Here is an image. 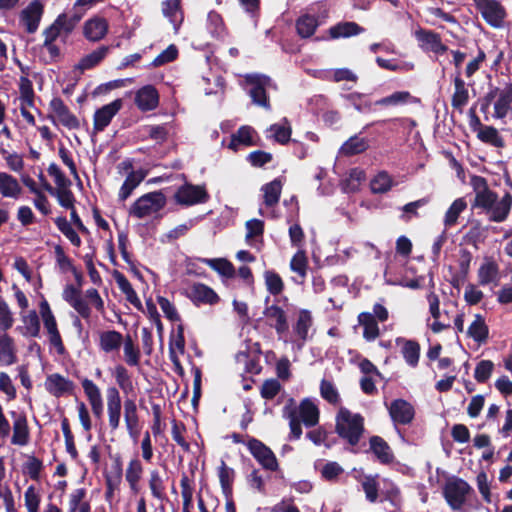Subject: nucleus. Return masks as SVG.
<instances>
[{
	"label": "nucleus",
	"mask_w": 512,
	"mask_h": 512,
	"mask_svg": "<svg viewBox=\"0 0 512 512\" xmlns=\"http://www.w3.org/2000/svg\"><path fill=\"white\" fill-rule=\"evenodd\" d=\"M470 183L475 193L473 207L482 209L492 222H504L511 211L512 195L506 192L499 198L497 193L489 188L486 179L481 176H473Z\"/></svg>",
	"instance_id": "1"
},
{
	"label": "nucleus",
	"mask_w": 512,
	"mask_h": 512,
	"mask_svg": "<svg viewBox=\"0 0 512 512\" xmlns=\"http://www.w3.org/2000/svg\"><path fill=\"white\" fill-rule=\"evenodd\" d=\"M111 374L114 377L118 388L115 386H109L106 389V399L109 427L112 431H115L119 428L120 425L122 408L119 389L125 395H130L135 393V387L133 384L132 376L124 365H116Z\"/></svg>",
	"instance_id": "2"
},
{
	"label": "nucleus",
	"mask_w": 512,
	"mask_h": 512,
	"mask_svg": "<svg viewBox=\"0 0 512 512\" xmlns=\"http://www.w3.org/2000/svg\"><path fill=\"white\" fill-rule=\"evenodd\" d=\"M492 102L494 108L492 117L495 119L505 118L509 111H512V82L506 83L502 88L491 89L484 97L482 111Z\"/></svg>",
	"instance_id": "3"
},
{
	"label": "nucleus",
	"mask_w": 512,
	"mask_h": 512,
	"mask_svg": "<svg viewBox=\"0 0 512 512\" xmlns=\"http://www.w3.org/2000/svg\"><path fill=\"white\" fill-rule=\"evenodd\" d=\"M166 204L167 198L161 190L149 192L136 199L129 209V215L143 219L159 212Z\"/></svg>",
	"instance_id": "4"
},
{
	"label": "nucleus",
	"mask_w": 512,
	"mask_h": 512,
	"mask_svg": "<svg viewBox=\"0 0 512 512\" xmlns=\"http://www.w3.org/2000/svg\"><path fill=\"white\" fill-rule=\"evenodd\" d=\"M352 157V137L348 138L338 151L333 170L339 176L345 177L340 182L343 193L349 194L351 191L352 168H350Z\"/></svg>",
	"instance_id": "5"
},
{
	"label": "nucleus",
	"mask_w": 512,
	"mask_h": 512,
	"mask_svg": "<svg viewBox=\"0 0 512 512\" xmlns=\"http://www.w3.org/2000/svg\"><path fill=\"white\" fill-rule=\"evenodd\" d=\"M210 195L203 185H194L192 183H184L176 190L174 200L176 204L184 207H190L197 204L208 202Z\"/></svg>",
	"instance_id": "6"
},
{
	"label": "nucleus",
	"mask_w": 512,
	"mask_h": 512,
	"mask_svg": "<svg viewBox=\"0 0 512 512\" xmlns=\"http://www.w3.org/2000/svg\"><path fill=\"white\" fill-rule=\"evenodd\" d=\"M426 299L429 305V312L433 318V322L429 325L431 331L437 334L451 328L454 310L445 308L441 311L439 297L434 292L428 293Z\"/></svg>",
	"instance_id": "7"
},
{
	"label": "nucleus",
	"mask_w": 512,
	"mask_h": 512,
	"mask_svg": "<svg viewBox=\"0 0 512 512\" xmlns=\"http://www.w3.org/2000/svg\"><path fill=\"white\" fill-rule=\"evenodd\" d=\"M246 446L255 458V460L262 466L263 469L275 472L279 469L278 460L276 455L262 441L257 438L250 437L246 442Z\"/></svg>",
	"instance_id": "8"
},
{
	"label": "nucleus",
	"mask_w": 512,
	"mask_h": 512,
	"mask_svg": "<svg viewBox=\"0 0 512 512\" xmlns=\"http://www.w3.org/2000/svg\"><path fill=\"white\" fill-rule=\"evenodd\" d=\"M269 302L270 297L267 296L264 300L265 308L263 315L266 318L267 325L275 329L276 333L281 336L289 330L287 313L278 305L280 299H275L273 304H269Z\"/></svg>",
	"instance_id": "9"
},
{
	"label": "nucleus",
	"mask_w": 512,
	"mask_h": 512,
	"mask_svg": "<svg viewBox=\"0 0 512 512\" xmlns=\"http://www.w3.org/2000/svg\"><path fill=\"white\" fill-rule=\"evenodd\" d=\"M245 81L251 85L249 95L252 98V102L265 109H270V100L266 92V86L271 81L270 77L260 74L247 75Z\"/></svg>",
	"instance_id": "10"
},
{
	"label": "nucleus",
	"mask_w": 512,
	"mask_h": 512,
	"mask_svg": "<svg viewBox=\"0 0 512 512\" xmlns=\"http://www.w3.org/2000/svg\"><path fill=\"white\" fill-rule=\"evenodd\" d=\"M471 487L462 479H452L444 487V496L450 507L460 509L466 501Z\"/></svg>",
	"instance_id": "11"
},
{
	"label": "nucleus",
	"mask_w": 512,
	"mask_h": 512,
	"mask_svg": "<svg viewBox=\"0 0 512 512\" xmlns=\"http://www.w3.org/2000/svg\"><path fill=\"white\" fill-rule=\"evenodd\" d=\"M43 13L44 6L39 0L31 1L21 11L20 22L25 26L27 33L33 34L38 30Z\"/></svg>",
	"instance_id": "12"
},
{
	"label": "nucleus",
	"mask_w": 512,
	"mask_h": 512,
	"mask_svg": "<svg viewBox=\"0 0 512 512\" xmlns=\"http://www.w3.org/2000/svg\"><path fill=\"white\" fill-rule=\"evenodd\" d=\"M123 102L121 99H115L109 104L97 109L93 116V130L94 132H102L111 123L113 117L122 108Z\"/></svg>",
	"instance_id": "13"
},
{
	"label": "nucleus",
	"mask_w": 512,
	"mask_h": 512,
	"mask_svg": "<svg viewBox=\"0 0 512 512\" xmlns=\"http://www.w3.org/2000/svg\"><path fill=\"white\" fill-rule=\"evenodd\" d=\"M50 110L56 115L57 120L69 130L80 128L78 118L70 111L60 97H54L49 103Z\"/></svg>",
	"instance_id": "14"
},
{
	"label": "nucleus",
	"mask_w": 512,
	"mask_h": 512,
	"mask_svg": "<svg viewBox=\"0 0 512 512\" xmlns=\"http://www.w3.org/2000/svg\"><path fill=\"white\" fill-rule=\"evenodd\" d=\"M483 18L492 26L499 27L506 15L505 9L496 0H476Z\"/></svg>",
	"instance_id": "15"
},
{
	"label": "nucleus",
	"mask_w": 512,
	"mask_h": 512,
	"mask_svg": "<svg viewBox=\"0 0 512 512\" xmlns=\"http://www.w3.org/2000/svg\"><path fill=\"white\" fill-rule=\"evenodd\" d=\"M62 297L82 318H90L91 309L88 303L82 298V292L79 287H76L73 284L66 285L63 290Z\"/></svg>",
	"instance_id": "16"
},
{
	"label": "nucleus",
	"mask_w": 512,
	"mask_h": 512,
	"mask_svg": "<svg viewBox=\"0 0 512 512\" xmlns=\"http://www.w3.org/2000/svg\"><path fill=\"white\" fill-rule=\"evenodd\" d=\"M124 421L130 438L137 442L141 433V427L137 405L132 398H126L124 401Z\"/></svg>",
	"instance_id": "17"
},
{
	"label": "nucleus",
	"mask_w": 512,
	"mask_h": 512,
	"mask_svg": "<svg viewBox=\"0 0 512 512\" xmlns=\"http://www.w3.org/2000/svg\"><path fill=\"white\" fill-rule=\"evenodd\" d=\"M186 296L195 304H217L220 300L217 293L203 283L192 284L186 292Z\"/></svg>",
	"instance_id": "18"
},
{
	"label": "nucleus",
	"mask_w": 512,
	"mask_h": 512,
	"mask_svg": "<svg viewBox=\"0 0 512 512\" xmlns=\"http://www.w3.org/2000/svg\"><path fill=\"white\" fill-rule=\"evenodd\" d=\"M74 387L73 381L59 373L48 375L45 381L46 391L56 398H60L66 394H72Z\"/></svg>",
	"instance_id": "19"
},
{
	"label": "nucleus",
	"mask_w": 512,
	"mask_h": 512,
	"mask_svg": "<svg viewBox=\"0 0 512 512\" xmlns=\"http://www.w3.org/2000/svg\"><path fill=\"white\" fill-rule=\"evenodd\" d=\"M13 417V435L11 444L17 446H26L30 441V430L27 417L24 413L11 412Z\"/></svg>",
	"instance_id": "20"
},
{
	"label": "nucleus",
	"mask_w": 512,
	"mask_h": 512,
	"mask_svg": "<svg viewBox=\"0 0 512 512\" xmlns=\"http://www.w3.org/2000/svg\"><path fill=\"white\" fill-rule=\"evenodd\" d=\"M135 104L142 112L156 109L159 105V93L153 85L141 87L135 94Z\"/></svg>",
	"instance_id": "21"
},
{
	"label": "nucleus",
	"mask_w": 512,
	"mask_h": 512,
	"mask_svg": "<svg viewBox=\"0 0 512 512\" xmlns=\"http://www.w3.org/2000/svg\"><path fill=\"white\" fill-rule=\"evenodd\" d=\"M109 24L104 17L94 16L83 25L84 37L92 42L102 40L108 33Z\"/></svg>",
	"instance_id": "22"
},
{
	"label": "nucleus",
	"mask_w": 512,
	"mask_h": 512,
	"mask_svg": "<svg viewBox=\"0 0 512 512\" xmlns=\"http://www.w3.org/2000/svg\"><path fill=\"white\" fill-rule=\"evenodd\" d=\"M389 414L392 420L398 424H408L414 418L413 406L403 399H396L389 406Z\"/></svg>",
	"instance_id": "23"
},
{
	"label": "nucleus",
	"mask_w": 512,
	"mask_h": 512,
	"mask_svg": "<svg viewBox=\"0 0 512 512\" xmlns=\"http://www.w3.org/2000/svg\"><path fill=\"white\" fill-rule=\"evenodd\" d=\"M18 362L17 347L8 333L0 334V367H8Z\"/></svg>",
	"instance_id": "24"
},
{
	"label": "nucleus",
	"mask_w": 512,
	"mask_h": 512,
	"mask_svg": "<svg viewBox=\"0 0 512 512\" xmlns=\"http://www.w3.org/2000/svg\"><path fill=\"white\" fill-rule=\"evenodd\" d=\"M161 11L165 18L173 25L175 32H178L183 20L184 11L182 0H164L161 2Z\"/></svg>",
	"instance_id": "25"
},
{
	"label": "nucleus",
	"mask_w": 512,
	"mask_h": 512,
	"mask_svg": "<svg viewBox=\"0 0 512 512\" xmlns=\"http://www.w3.org/2000/svg\"><path fill=\"white\" fill-rule=\"evenodd\" d=\"M81 384L93 414L100 418L103 414V400L99 387L88 378H84Z\"/></svg>",
	"instance_id": "26"
},
{
	"label": "nucleus",
	"mask_w": 512,
	"mask_h": 512,
	"mask_svg": "<svg viewBox=\"0 0 512 512\" xmlns=\"http://www.w3.org/2000/svg\"><path fill=\"white\" fill-rule=\"evenodd\" d=\"M320 411L314 402L305 398L300 402L298 418L306 427H314L319 422Z\"/></svg>",
	"instance_id": "27"
},
{
	"label": "nucleus",
	"mask_w": 512,
	"mask_h": 512,
	"mask_svg": "<svg viewBox=\"0 0 512 512\" xmlns=\"http://www.w3.org/2000/svg\"><path fill=\"white\" fill-rule=\"evenodd\" d=\"M114 279L118 285V288L121 290L123 294L126 296V300L131 303L137 310L143 311L142 303L132 287L129 280L125 277V275L117 270L113 272Z\"/></svg>",
	"instance_id": "28"
},
{
	"label": "nucleus",
	"mask_w": 512,
	"mask_h": 512,
	"mask_svg": "<svg viewBox=\"0 0 512 512\" xmlns=\"http://www.w3.org/2000/svg\"><path fill=\"white\" fill-rule=\"evenodd\" d=\"M335 431L352 445V414L347 408H340L336 416Z\"/></svg>",
	"instance_id": "29"
},
{
	"label": "nucleus",
	"mask_w": 512,
	"mask_h": 512,
	"mask_svg": "<svg viewBox=\"0 0 512 512\" xmlns=\"http://www.w3.org/2000/svg\"><path fill=\"white\" fill-rule=\"evenodd\" d=\"M370 450L382 464H390L394 461V454L388 443L379 436L370 438Z\"/></svg>",
	"instance_id": "30"
},
{
	"label": "nucleus",
	"mask_w": 512,
	"mask_h": 512,
	"mask_svg": "<svg viewBox=\"0 0 512 512\" xmlns=\"http://www.w3.org/2000/svg\"><path fill=\"white\" fill-rule=\"evenodd\" d=\"M499 266L491 260L486 259L478 270V280L481 285L494 284L495 286L499 283Z\"/></svg>",
	"instance_id": "31"
},
{
	"label": "nucleus",
	"mask_w": 512,
	"mask_h": 512,
	"mask_svg": "<svg viewBox=\"0 0 512 512\" xmlns=\"http://www.w3.org/2000/svg\"><path fill=\"white\" fill-rule=\"evenodd\" d=\"M469 101V92L465 82L457 73L454 77V92L451 98V105L454 109L462 112Z\"/></svg>",
	"instance_id": "32"
},
{
	"label": "nucleus",
	"mask_w": 512,
	"mask_h": 512,
	"mask_svg": "<svg viewBox=\"0 0 512 512\" xmlns=\"http://www.w3.org/2000/svg\"><path fill=\"white\" fill-rule=\"evenodd\" d=\"M145 177L146 173L143 170L130 171L119 190V200L125 201L128 197H130L134 189L140 185Z\"/></svg>",
	"instance_id": "33"
},
{
	"label": "nucleus",
	"mask_w": 512,
	"mask_h": 512,
	"mask_svg": "<svg viewBox=\"0 0 512 512\" xmlns=\"http://www.w3.org/2000/svg\"><path fill=\"white\" fill-rule=\"evenodd\" d=\"M109 49L110 47L105 45L98 47L96 50L82 57L76 65V69L84 72L85 70H90L96 67L107 56Z\"/></svg>",
	"instance_id": "34"
},
{
	"label": "nucleus",
	"mask_w": 512,
	"mask_h": 512,
	"mask_svg": "<svg viewBox=\"0 0 512 512\" xmlns=\"http://www.w3.org/2000/svg\"><path fill=\"white\" fill-rule=\"evenodd\" d=\"M123 339L122 334L116 330L103 331L99 336V347L105 353L118 351Z\"/></svg>",
	"instance_id": "35"
},
{
	"label": "nucleus",
	"mask_w": 512,
	"mask_h": 512,
	"mask_svg": "<svg viewBox=\"0 0 512 512\" xmlns=\"http://www.w3.org/2000/svg\"><path fill=\"white\" fill-rule=\"evenodd\" d=\"M378 475L359 474L356 478L365 493L366 499L374 503L378 498L379 482Z\"/></svg>",
	"instance_id": "36"
},
{
	"label": "nucleus",
	"mask_w": 512,
	"mask_h": 512,
	"mask_svg": "<svg viewBox=\"0 0 512 512\" xmlns=\"http://www.w3.org/2000/svg\"><path fill=\"white\" fill-rule=\"evenodd\" d=\"M395 186V182L391 175L386 171H379L370 180V189L374 194H385Z\"/></svg>",
	"instance_id": "37"
},
{
	"label": "nucleus",
	"mask_w": 512,
	"mask_h": 512,
	"mask_svg": "<svg viewBox=\"0 0 512 512\" xmlns=\"http://www.w3.org/2000/svg\"><path fill=\"white\" fill-rule=\"evenodd\" d=\"M477 138L486 144L496 148H503L505 145L503 137L499 131L493 126L479 127L476 129Z\"/></svg>",
	"instance_id": "38"
},
{
	"label": "nucleus",
	"mask_w": 512,
	"mask_h": 512,
	"mask_svg": "<svg viewBox=\"0 0 512 512\" xmlns=\"http://www.w3.org/2000/svg\"><path fill=\"white\" fill-rule=\"evenodd\" d=\"M82 19V14L74 13L68 16L66 13H61L54 20V24L59 28L61 35L67 38L75 29L77 24Z\"/></svg>",
	"instance_id": "39"
},
{
	"label": "nucleus",
	"mask_w": 512,
	"mask_h": 512,
	"mask_svg": "<svg viewBox=\"0 0 512 512\" xmlns=\"http://www.w3.org/2000/svg\"><path fill=\"white\" fill-rule=\"evenodd\" d=\"M262 191L264 192V204L267 207L275 206L281 196L282 191V181L280 178H275L273 181L263 185Z\"/></svg>",
	"instance_id": "40"
},
{
	"label": "nucleus",
	"mask_w": 512,
	"mask_h": 512,
	"mask_svg": "<svg viewBox=\"0 0 512 512\" xmlns=\"http://www.w3.org/2000/svg\"><path fill=\"white\" fill-rule=\"evenodd\" d=\"M21 190L15 177L6 172H0V193L3 197L17 198Z\"/></svg>",
	"instance_id": "41"
},
{
	"label": "nucleus",
	"mask_w": 512,
	"mask_h": 512,
	"mask_svg": "<svg viewBox=\"0 0 512 512\" xmlns=\"http://www.w3.org/2000/svg\"><path fill=\"white\" fill-rule=\"evenodd\" d=\"M219 481L222 488V492L225 498H231L233 493V481L235 478L234 469L228 467L226 463L222 460L221 466L219 467Z\"/></svg>",
	"instance_id": "42"
},
{
	"label": "nucleus",
	"mask_w": 512,
	"mask_h": 512,
	"mask_svg": "<svg viewBox=\"0 0 512 512\" xmlns=\"http://www.w3.org/2000/svg\"><path fill=\"white\" fill-rule=\"evenodd\" d=\"M358 321L363 327V337L367 341H373L379 336V327L374 315L370 313H361Z\"/></svg>",
	"instance_id": "43"
},
{
	"label": "nucleus",
	"mask_w": 512,
	"mask_h": 512,
	"mask_svg": "<svg viewBox=\"0 0 512 512\" xmlns=\"http://www.w3.org/2000/svg\"><path fill=\"white\" fill-rule=\"evenodd\" d=\"M201 262L205 263L213 270H215L218 274L226 278H232L235 275V267L234 265L225 258H203L200 259Z\"/></svg>",
	"instance_id": "44"
},
{
	"label": "nucleus",
	"mask_w": 512,
	"mask_h": 512,
	"mask_svg": "<svg viewBox=\"0 0 512 512\" xmlns=\"http://www.w3.org/2000/svg\"><path fill=\"white\" fill-rule=\"evenodd\" d=\"M122 343L124 345L123 352L126 364L131 367L139 366L141 352L139 347L134 344L131 335L127 334Z\"/></svg>",
	"instance_id": "45"
},
{
	"label": "nucleus",
	"mask_w": 512,
	"mask_h": 512,
	"mask_svg": "<svg viewBox=\"0 0 512 512\" xmlns=\"http://www.w3.org/2000/svg\"><path fill=\"white\" fill-rule=\"evenodd\" d=\"M318 26L319 22L317 18L310 14L302 15L296 20V30L298 35L302 38L312 36Z\"/></svg>",
	"instance_id": "46"
},
{
	"label": "nucleus",
	"mask_w": 512,
	"mask_h": 512,
	"mask_svg": "<svg viewBox=\"0 0 512 512\" xmlns=\"http://www.w3.org/2000/svg\"><path fill=\"white\" fill-rule=\"evenodd\" d=\"M254 129L250 126H241L235 134L231 136L228 148L237 151L239 145L252 146L254 145L252 134Z\"/></svg>",
	"instance_id": "47"
},
{
	"label": "nucleus",
	"mask_w": 512,
	"mask_h": 512,
	"mask_svg": "<svg viewBox=\"0 0 512 512\" xmlns=\"http://www.w3.org/2000/svg\"><path fill=\"white\" fill-rule=\"evenodd\" d=\"M143 473V466L139 459H132L126 469L125 478L132 491L138 492V483Z\"/></svg>",
	"instance_id": "48"
},
{
	"label": "nucleus",
	"mask_w": 512,
	"mask_h": 512,
	"mask_svg": "<svg viewBox=\"0 0 512 512\" xmlns=\"http://www.w3.org/2000/svg\"><path fill=\"white\" fill-rule=\"evenodd\" d=\"M467 334L478 343L486 341L488 337V327L480 315H475L473 322L468 328Z\"/></svg>",
	"instance_id": "49"
},
{
	"label": "nucleus",
	"mask_w": 512,
	"mask_h": 512,
	"mask_svg": "<svg viewBox=\"0 0 512 512\" xmlns=\"http://www.w3.org/2000/svg\"><path fill=\"white\" fill-rule=\"evenodd\" d=\"M24 323L21 333L23 336L39 337L40 335V320L35 310H30L27 315L22 317Z\"/></svg>",
	"instance_id": "50"
},
{
	"label": "nucleus",
	"mask_w": 512,
	"mask_h": 512,
	"mask_svg": "<svg viewBox=\"0 0 512 512\" xmlns=\"http://www.w3.org/2000/svg\"><path fill=\"white\" fill-rule=\"evenodd\" d=\"M54 223L58 230L71 242L75 247H80L82 244L81 238L77 232L73 229L71 224L68 222L66 217L58 216L54 219Z\"/></svg>",
	"instance_id": "51"
},
{
	"label": "nucleus",
	"mask_w": 512,
	"mask_h": 512,
	"mask_svg": "<svg viewBox=\"0 0 512 512\" xmlns=\"http://www.w3.org/2000/svg\"><path fill=\"white\" fill-rule=\"evenodd\" d=\"M417 37L420 41L427 44L435 53H444L447 51V47L442 44L438 34L432 31L420 30L417 32Z\"/></svg>",
	"instance_id": "52"
},
{
	"label": "nucleus",
	"mask_w": 512,
	"mask_h": 512,
	"mask_svg": "<svg viewBox=\"0 0 512 512\" xmlns=\"http://www.w3.org/2000/svg\"><path fill=\"white\" fill-rule=\"evenodd\" d=\"M264 280L266 289L271 295L278 296L284 291V282L281 276L274 270L265 271Z\"/></svg>",
	"instance_id": "53"
},
{
	"label": "nucleus",
	"mask_w": 512,
	"mask_h": 512,
	"mask_svg": "<svg viewBox=\"0 0 512 512\" xmlns=\"http://www.w3.org/2000/svg\"><path fill=\"white\" fill-rule=\"evenodd\" d=\"M312 325V316L310 311L301 310L298 314V319L294 326V332L299 339L305 341L308 337V330Z\"/></svg>",
	"instance_id": "54"
},
{
	"label": "nucleus",
	"mask_w": 512,
	"mask_h": 512,
	"mask_svg": "<svg viewBox=\"0 0 512 512\" xmlns=\"http://www.w3.org/2000/svg\"><path fill=\"white\" fill-rule=\"evenodd\" d=\"M402 355L408 365L416 367L420 357V345L413 340H403Z\"/></svg>",
	"instance_id": "55"
},
{
	"label": "nucleus",
	"mask_w": 512,
	"mask_h": 512,
	"mask_svg": "<svg viewBox=\"0 0 512 512\" xmlns=\"http://www.w3.org/2000/svg\"><path fill=\"white\" fill-rule=\"evenodd\" d=\"M19 92L21 104H26L27 107L31 108L34 107L35 92L33 83L28 77H20Z\"/></svg>",
	"instance_id": "56"
},
{
	"label": "nucleus",
	"mask_w": 512,
	"mask_h": 512,
	"mask_svg": "<svg viewBox=\"0 0 512 512\" xmlns=\"http://www.w3.org/2000/svg\"><path fill=\"white\" fill-rule=\"evenodd\" d=\"M61 429L65 439L66 451L73 460H76L78 457V451L76 449L74 435L71 431L69 419L65 416L61 419Z\"/></svg>",
	"instance_id": "57"
},
{
	"label": "nucleus",
	"mask_w": 512,
	"mask_h": 512,
	"mask_svg": "<svg viewBox=\"0 0 512 512\" xmlns=\"http://www.w3.org/2000/svg\"><path fill=\"white\" fill-rule=\"evenodd\" d=\"M467 208V203L463 198L456 199L444 217V224L446 227H451L456 224L459 215Z\"/></svg>",
	"instance_id": "58"
},
{
	"label": "nucleus",
	"mask_w": 512,
	"mask_h": 512,
	"mask_svg": "<svg viewBox=\"0 0 512 512\" xmlns=\"http://www.w3.org/2000/svg\"><path fill=\"white\" fill-rule=\"evenodd\" d=\"M43 462L34 455L28 456L27 461L23 465V472L27 474L32 480L38 481L40 473L43 470Z\"/></svg>",
	"instance_id": "59"
},
{
	"label": "nucleus",
	"mask_w": 512,
	"mask_h": 512,
	"mask_svg": "<svg viewBox=\"0 0 512 512\" xmlns=\"http://www.w3.org/2000/svg\"><path fill=\"white\" fill-rule=\"evenodd\" d=\"M290 268L301 277H305L308 268V258L304 250H298L290 261Z\"/></svg>",
	"instance_id": "60"
},
{
	"label": "nucleus",
	"mask_w": 512,
	"mask_h": 512,
	"mask_svg": "<svg viewBox=\"0 0 512 512\" xmlns=\"http://www.w3.org/2000/svg\"><path fill=\"white\" fill-rule=\"evenodd\" d=\"M412 99L408 91H397L377 101L380 106H398L408 103Z\"/></svg>",
	"instance_id": "61"
},
{
	"label": "nucleus",
	"mask_w": 512,
	"mask_h": 512,
	"mask_svg": "<svg viewBox=\"0 0 512 512\" xmlns=\"http://www.w3.org/2000/svg\"><path fill=\"white\" fill-rule=\"evenodd\" d=\"M321 397L328 403L336 405L340 402V396L334 384L326 379H322L320 383Z\"/></svg>",
	"instance_id": "62"
},
{
	"label": "nucleus",
	"mask_w": 512,
	"mask_h": 512,
	"mask_svg": "<svg viewBox=\"0 0 512 512\" xmlns=\"http://www.w3.org/2000/svg\"><path fill=\"white\" fill-rule=\"evenodd\" d=\"M179 56V50L175 44H170L165 50L157 55L152 61L154 67H160L175 61Z\"/></svg>",
	"instance_id": "63"
},
{
	"label": "nucleus",
	"mask_w": 512,
	"mask_h": 512,
	"mask_svg": "<svg viewBox=\"0 0 512 512\" xmlns=\"http://www.w3.org/2000/svg\"><path fill=\"white\" fill-rule=\"evenodd\" d=\"M51 195L56 196L58 203L63 208L69 209L72 211V209H75V196L73 192L68 189H54L52 191Z\"/></svg>",
	"instance_id": "64"
}]
</instances>
